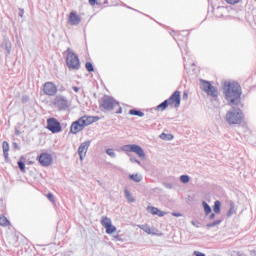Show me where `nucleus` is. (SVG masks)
<instances>
[{"instance_id": "f257e3e1", "label": "nucleus", "mask_w": 256, "mask_h": 256, "mask_svg": "<svg viewBox=\"0 0 256 256\" xmlns=\"http://www.w3.org/2000/svg\"><path fill=\"white\" fill-rule=\"evenodd\" d=\"M226 100L231 107L241 103V86L237 82H226L224 84Z\"/></svg>"}, {"instance_id": "f03ea898", "label": "nucleus", "mask_w": 256, "mask_h": 256, "mask_svg": "<svg viewBox=\"0 0 256 256\" xmlns=\"http://www.w3.org/2000/svg\"><path fill=\"white\" fill-rule=\"evenodd\" d=\"M226 120L230 125H239L243 121V112L241 109H233L227 112Z\"/></svg>"}, {"instance_id": "7ed1b4c3", "label": "nucleus", "mask_w": 256, "mask_h": 256, "mask_svg": "<svg viewBox=\"0 0 256 256\" xmlns=\"http://www.w3.org/2000/svg\"><path fill=\"white\" fill-rule=\"evenodd\" d=\"M99 121L98 117L95 116H83L78 121L71 124L70 129H79V127H88L92 123Z\"/></svg>"}, {"instance_id": "20e7f679", "label": "nucleus", "mask_w": 256, "mask_h": 256, "mask_svg": "<svg viewBox=\"0 0 256 256\" xmlns=\"http://www.w3.org/2000/svg\"><path fill=\"white\" fill-rule=\"evenodd\" d=\"M66 63L68 66V69H74L77 71L79 67H81V63L79 62V57L71 52L70 49L67 50V58H66Z\"/></svg>"}, {"instance_id": "39448f33", "label": "nucleus", "mask_w": 256, "mask_h": 256, "mask_svg": "<svg viewBox=\"0 0 256 256\" xmlns=\"http://www.w3.org/2000/svg\"><path fill=\"white\" fill-rule=\"evenodd\" d=\"M53 103L56 109H58L59 111H67V109L71 107V102L69 101V99H67V97L63 95H57L54 98Z\"/></svg>"}, {"instance_id": "423d86ee", "label": "nucleus", "mask_w": 256, "mask_h": 256, "mask_svg": "<svg viewBox=\"0 0 256 256\" xmlns=\"http://www.w3.org/2000/svg\"><path fill=\"white\" fill-rule=\"evenodd\" d=\"M122 150H124L126 153H135L141 159L145 158V151H143V148H141V146L139 145H135V144L124 145L122 147Z\"/></svg>"}, {"instance_id": "0eeeda50", "label": "nucleus", "mask_w": 256, "mask_h": 256, "mask_svg": "<svg viewBox=\"0 0 256 256\" xmlns=\"http://www.w3.org/2000/svg\"><path fill=\"white\" fill-rule=\"evenodd\" d=\"M200 83H201L200 88L202 89V91H205L207 95H210L211 97H217L219 95L217 88L211 85V82L200 80Z\"/></svg>"}, {"instance_id": "6e6552de", "label": "nucleus", "mask_w": 256, "mask_h": 256, "mask_svg": "<svg viewBox=\"0 0 256 256\" xmlns=\"http://www.w3.org/2000/svg\"><path fill=\"white\" fill-rule=\"evenodd\" d=\"M101 107L106 111H111L115 109V107H119V102L109 96H104L102 98Z\"/></svg>"}, {"instance_id": "1a4fd4ad", "label": "nucleus", "mask_w": 256, "mask_h": 256, "mask_svg": "<svg viewBox=\"0 0 256 256\" xmlns=\"http://www.w3.org/2000/svg\"><path fill=\"white\" fill-rule=\"evenodd\" d=\"M101 225L106 230L107 235H113V233L117 232V227L113 225L111 218L107 216H102Z\"/></svg>"}, {"instance_id": "9d476101", "label": "nucleus", "mask_w": 256, "mask_h": 256, "mask_svg": "<svg viewBox=\"0 0 256 256\" xmlns=\"http://www.w3.org/2000/svg\"><path fill=\"white\" fill-rule=\"evenodd\" d=\"M38 162L42 167H49L53 163V155L43 152L38 156Z\"/></svg>"}, {"instance_id": "9b49d317", "label": "nucleus", "mask_w": 256, "mask_h": 256, "mask_svg": "<svg viewBox=\"0 0 256 256\" xmlns=\"http://www.w3.org/2000/svg\"><path fill=\"white\" fill-rule=\"evenodd\" d=\"M43 91L45 95H49L50 97H53V95L57 94V86H55L53 82H46L44 84Z\"/></svg>"}, {"instance_id": "f8f14e48", "label": "nucleus", "mask_w": 256, "mask_h": 256, "mask_svg": "<svg viewBox=\"0 0 256 256\" xmlns=\"http://www.w3.org/2000/svg\"><path fill=\"white\" fill-rule=\"evenodd\" d=\"M170 105H174L177 108L181 105V92L175 91L169 98Z\"/></svg>"}, {"instance_id": "ddd939ff", "label": "nucleus", "mask_w": 256, "mask_h": 256, "mask_svg": "<svg viewBox=\"0 0 256 256\" xmlns=\"http://www.w3.org/2000/svg\"><path fill=\"white\" fill-rule=\"evenodd\" d=\"M68 23H69V25H72V26L79 25V23H81V16H79V14H77V12L72 11L68 17Z\"/></svg>"}, {"instance_id": "4468645a", "label": "nucleus", "mask_w": 256, "mask_h": 256, "mask_svg": "<svg viewBox=\"0 0 256 256\" xmlns=\"http://www.w3.org/2000/svg\"><path fill=\"white\" fill-rule=\"evenodd\" d=\"M88 149H89V142H84L79 146L78 155H79L81 161H83V157H85V155H87Z\"/></svg>"}, {"instance_id": "2eb2a0df", "label": "nucleus", "mask_w": 256, "mask_h": 256, "mask_svg": "<svg viewBox=\"0 0 256 256\" xmlns=\"http://www.w3.org/2000/svg\"><path fill=\"white\" fill-rule=\"evenodd\" d=\"M1 49L4 51V54L11 55V41L9 39H4L0 45Z\"/></svg>"}, {"instance_id": "dca6fc26", "label": "nucleus", "mask_w": 256, "mask_h": 256, "mask_svg": "<svg viewBox=\"0 0 256 256\" xmlns=\"http://www.w3.org/2000/svg\"><path fill=\"white\" fill-rule=\"evenodd\" d=\"M46 129H61V124L55 118H49L47 120V127Z\"/></svg>"}, {"instance_id": "f3484780", "label": "nucleus", "mask_w": 256, "mask_h": 256, "mask_svg": "<svg viewBox=\"0 0 256 256\" xmlns=\"http://www.w3.org/2000/svg\"><path fill=\"white\" fill-rule=\"evenodd\" d=\"M147 211L148 213H151V215H158V217H165V215H167V212H163L159 210V208L153 206H148Z\"/></svg>"}, {"instance_id": "a211bd4d", "label": "nucleus", "mask_w": 256, "mask_h": 256, "mask_svg": "<svg viewBox=\"0 0 256 256\" xmlns=\"http://www.w3.org/2000/svg\"><path fill=\"white\" fill-rule=\"evenodd\" d=\"M229 13V10L225 8L224 6H218L217 8L214 9V14L217 17H225Z\"/></svg>"}, {"instance_id": "6ab92c4d", "label": "nucleus", "mask_w": 256, "mask_h": 256, "mask_svg": "<svg viewBox=\"0 0 256 256\" xmlns=\"http://www.w3.org/2000/svg\"><path fill=\"white\" fill-rule=\"evenodd\" d=\"M140 229H142V231H144L148 235H155V230L147 224H144V225L140 226Z\"/></svg>"}, {"instance_id": "aec40b11", "label": "nucleus", "mask_w": 256, "mask_h": 256, "mask_svg": "<svg viewBox=\"0 0 256 256\" xmlns=\"http://www.w3.org/2000/svg\"><path fill=\"white\" fill-rule=\"evenodd\" d=\"M2 149H3L5 159H9V142L4 141L2 143Z\"/></svg>"}, {"instance_id": "412c9836", "label": "nucleus", "mask_w": 256, "mask_h": 256, "mask_svg": "<svg viewBox=\"0 0 256 256\" xmlns=\"http://www.w3.org/2000/svg\"><path fill=\"white\" fill-rule=\"evenodd\" d=\"M129 179H131V181H134L135 183H141V181H143V176H141V174H130L129 175Z\"/></svg>"}, {"instance_id": "4be33fe9", "label": "nucleus", "mask_w": 256, "mask_h": 256, "mask_svg": "<svg viewBox=\"0 0 256 256\" xmlns=\"http://www.w3.org/2000/svg\"><path fill=\"white\" fill-rule=\"evenodd\" d=\"M0 225L2 227H9L11 225V222L7 219V217L0 215Z\"/></svg>"}, {"instance_id": "5701e85b", "label": "nucleus", "mask_w": 256, "mask_h": 256, "mask_svg": "<svg viewBox=\"0 0 256 256\" xmlns=\"http://www.w3.org/2000/svg\"><path fill=\"white\" fill-rule=\"evenodd\" d=\"M167 107H169V100H165L164 102L159 104L157 106V109H158V111H165V109H167Z\"/></svg>"}, {"instance_id": "b1692460", "label": "nucleus", "mask_w": 256, "mask_h": 256, "mask_svg": "<svg viewBox=\"0 0 256 256\" xmlns=\"http://www.w3.org/2000/svg\"><path fill=\"white\" fill-rule=\"evenodd\" d=\"M125 197L129 203L135 202V198H133V195H131V192L129 190H125Z\"/></svg>"}, {"instance_id": "393cba45", "label": "nucleus", "mask_w": 256, "mask_h": 256, "mask_svg": "<svg viewBox=\"0 0 256 256\" xmlns=\"http://www.w3.org/2000/svg\"><path fill=\"white\" fill-rule=\"evenodd\" d=\"M213 211L214 213H221V202L219 200L215 201Z\"/></svg>"}, {"instance_id": "a878e982", "label": "nucleus", "mask_w": 256, "mask_h": 256, "mask_svg": "<svg viewBox=\"0 0 256 256\" xmlns=\"http://www.w3.org/2000/svg\"><path fill=\"white\" fill-rule=\"evenodd\" d=\"M160 139H163L164 141H171V139H173V135L172 134L162 133L160 135Z\"/></svg>"}, {"instance_id": "bb28decb", "label": "nucleus", "mask_w": 256, "mask_h": 256, "mask_svg": "<svg viewBox=\"0 0 256 256\" xmlns=\"http://www.w3.org/2000/svg\"><path fill=\"white\" fill-rule=\"evenodd\" d=\"M129 114L130 115H135L137 117H143L145 115L143 112L138 111V110H130Z\"/></svg>"}, {"instance_id": "cd10ccee", "label": "nucleus", "mask_w": 256, "mask_h": 256, "mask_svg": "<svg viewBox=\"0 0 256 256\" xmlns=\"http://www.w3.org/2000/svg\"><path fill=\"white\" fill-rule=\"evenodd\" d=\"M203 207H204L205 214L209 215V213H211V206H209L207 202H203Z\"/></svg>"}, {"instance_id": "c85d7f7f", "label": "nucleus", "mask_w": 256, "mask_h": 256, "mask_svg": "<svg viewBox=\"0 0 256 256\" xmlns=\"http://www.w3.org/2000/svg\"><path fill=\"white\" fill-rule=\"evenodd\" d=\"M86 69L89 73L95 71V69L93 68V64L91 62L86 63Z\"/></svg>"}, {"instance_id": "c756f323", "label": "nucleus", "mask_w": 256, "mask_h": 256, "mask_svg": "<svg viewBox=\"0 0 256 256\" xmlns=\"http://www.w3.org/2000/svg\"><path fill=\"white\" fill-rule=\"evenodd\" d=\"M18 167H19L20 171H22V173H25V162L19 161Z\"/></svg>"}, {"instance_id": "7c9ffc66", "label": "nucleus", "mask_w": 256, "mask_h": 256, "mask_svg": "<svg viewBox=\"0 0 256 256\" xmlns=\"http://www.w3.org/2000/svg\"><path fill=\"white\" fill-rule=\"evenodd\" d=\"M180 181H181V183H189V176H187V175H182V176L180 177Z\"/></svg>"}, {"instance_id": "2f4dec72", "label": "nucleus", "mask_w": 256, "mask_h": 256, "mask_svg": "<svg viewBox=\"0 0 256 256\" xmlns=\"http://www.w3.org/2000/svg\"><path fill=\"white\" fill-rule=\"evenodd\" d=\"M107 155H109V157H115V150L109 148L106 150Z\"/></svg>"}, {"instance_id": "473e14b6", "label": "nucleus", "mask_w": 256, "mask_h": 256, "mask_svg": "<svg viewBox=\"0 0 256 256\" xmlns=\"http://www.w3.org/2000/svg\"><path fill=\"white\" fill-rule=\"evenodd\" d=\"M228 5H237L239 3V0H224Z\"/></svg>"}, {"instance_id": "72a5a7b5", "label": "nucleus", "mask_w": 256, "mask_h": 256, "mask_svg": "<svg viewBox=\"0 0 256 256\" xmlns=\"http://www.w3.org/2000/svg\"><path fill=\"white\" fill-rule=\"evenodd\" d=\"M46 197L47 199H49V201H51L52 203H55V196H53V194L48 193Z\"/></svg>"}, {"instance_id": "f704fd0d", "label": "nucleus", "mask_w": 256, "mask_h": 256, "mask_svg": "<svg viewBox=\"0 0 256 256\" xmlns=\"http://www.w3.org/2000/svg\"><path fill=\"white\" fill-rule=\"evenodd\" d=\"M219 223H221V221H215L212 224H208L207 227H215V225H219Z\"/></svg>"}, {"instance_id": "c9c22d12", "label": "nucleus", "mask_w": 256, "mask_h": 256, "mask_svg": "<svg viewBox=\"0 0 256 256\" xmlns=\"http://www.w3.org/2000/svg\"><path fill=\"white\" fill-rule=\"evenodd\" d=\"M194 255H196V256H205L204 253H201V252H199V251H195V252H194Z\"/></svg>"}, {"instance_id": "e433bc0d", "label": "nucleus", "mask_w": 256, "mask_h": 256, "mask_svg": "<svg viewBox=\"0 0 256 256\" xmlns=\"http://www.w3.org/2000/svg\"><path fill=\"white\" fill-rule=\"evenodd\" d=\"M233 213H235V211L233 210V208H231L228 212V217H231V215H233Z\"/></svg>"}, {"instance_id": "4c0bfd02", "label": "nucleus", "mask_w": 256, "mask_h": 256, "mask_svg": "<svg viewBox=\"0 0 256 256\" xmlns=\"http://www.w3.org/2000/svg\"><path fill=\"white\" fill-rule=\"evenodd\" d=\"M172 215H173V217H182V214H181V213H175V212H173Z\"/></svg>"}, {"instance_id": "58836bf2", "label": "nucleus", "mask_w": 256, "mask_h": 256, "mask_svg": "<svg viewBox=\"0 0 256 256\" xmlns=\"http://www.w3.org/2000/svg\"><path fill=\"white\" fill-rule=\"evenodd\" d=\"M72 89H73V91H75V93H79V87L74 86V87H72Z\"/></svg>"}, {"instance_id": "ea45409f", "label": "nucleus", "mask_w": 256, "mask_h": 256, "mask_svg": "<svg viewBox=\"0 0 256 256\" xmlns=\"http://www.w3.org/2000/svg\"><path fill=\"white\" fill-rule=\"evenodd\" d=\"M61 125V129H65V128H67V123H65V122H62V124H60Z\"/></svg>"}, {"instance_id": "a19ab883", "label": "nucleus", "mask_w": 256, "mask_h": 256, "mask_svg": "<svg viewBox=\"0 0 256 256\" xmlns=\"http://www.w3.org/2000/svg\"><path fill=\"white\" fill-rule=\"evenodd\" d=\"M52 133H59V131H61V129H51L50 130Z\"/></svg>"}, {"instance_id": "79ce46f5", "label": "nucleus", "mask_w": 256, "mask_h": 256, "mask_svg": "<svg viewBox=\"0 0 256 256\" xmlns=\"http://www.w3.org/2000/svg\"><path fill=\"white\" fill-rule=\"evenodd\" d=\"M188 97H189V95L187 94V92H184L183 99H187Z\"/></svg>"}, {"instance_id": "37998d69", "label": "nucleus", "mask_w": 256, "mask_h": 256, "mask_svg": "<svg viewBox=\"0 0 256 256\" xmlns=\"http://www.w3.org/2000/svg\"><path fill=\"white\" fill-rule=\"evenodd\" d=\"M95 1L96 0H89L90 5H92V6L95 5Z\"/></svg>"}, {"instance_id": "c03bdc74", "label": "nucleus", "mask_w": 256, "mask_h": 256, "mask_svg": "<svg viewBox=\"0 0 256 256\" xmlns=\"http://www.w3.org/2000/svg\"><path fill=\"white\" fill-rule=\"evenodd\" d=\"M19 17H23V10L20 9Z\"/></svg>"}, {"instance_id": "a18cd8bd", "label": "nucleus", "mask_w": 256, "mask_h": 256, "mask_svg": "<svg viewBox=\"0 0 256 256\" xmlns=\"http://www.w3.org/2000/svg\"><path fill=\"white\" fill-rule=\"evenodd\" d=\"M210 219H215V214H211Z\"/></svg>"}, {"instance_id": "49530a36", "label": "nucleus", "mask_w": 256, "mask_h": 256, "mask_svg": "<svg viewBox=\"0 0 256 256\" xmlns=\"http://www.w3.org/2000/svg\"><path fill=\"white\" fill-rule=\"evenodd\" d=\"M122 109L121 108H119V110L118 111H116V113H122Z\"/></svg>"}, {"instance_id": "de8ad7c7", "label": "nucleus", "mask_w": 256, "mask_h": 256, "mask_svg": "<svg viewBox=\"0 0 256 256\" xmlns=\"http://www.w3.org/2000/svg\"><path fill=\"white\" fill-rule=\"evenodd\" d=\"M60 91H65V88H61Z\"/></svg>"}, {"instance_id": "09e8293b", "label": "nucleus", "mask_w": 256, "mask_h": 256, "mask_svg": "<svg viewBox=\"0 0 256 256\" xmlns=\"http://www.w3.org/2000/svg\"><path fill=\"white\" fill-rule=\"evenodd\" d=\"M21 160H22V161H25V158L22 157Z\"/></svg>"}, {"instance_id": "8fccbe9b", "label": "nucleus", "mask_w": 256, "mask_h": 256, "mask_svg": "<svg viewBox=\"0 0 256 256\" xmlns=\"http://www.w3.org/2000/svg\"><path fill=\"white\" fill-rule=\"evenodd\" d=\"M16 134L19 135V131H16Z\"/></svg>"}]
</instances>
